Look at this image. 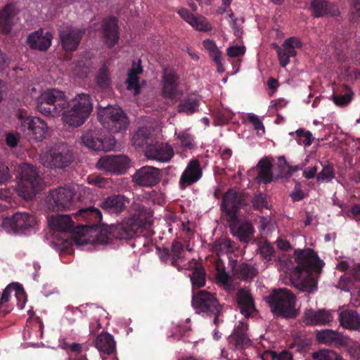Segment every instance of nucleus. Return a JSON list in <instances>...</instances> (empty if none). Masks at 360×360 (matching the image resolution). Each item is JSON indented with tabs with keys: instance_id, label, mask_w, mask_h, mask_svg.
<instances>
[{
	"instance_id": "1",
	"label": "nucleus",
	"mask_w": 360,
	"mask_h": 360,
	"mask_svg": "<svg viewBox=\"0 0 360 360\" xmlns=\"http://www.w3.org/2000/svg\"><path fill=\"white\" fill-rule=\"evenodd\" d=\"M37 110L45 116L58 117L62 114L64 122L78 127L89 117L93 104L89 94H79L68 101L63 91L51 89L43 92L37 99Z\"/></svg>"
},
{
	"instance_id": "2",
	"label": "nucleus",
	"mask_w": 360,
	"mask_h": 360,
	"mask_svg": "<svg viewBox=\"0 0 360 360\" xmlns=\"http://www.w3.org/2000/svg\"><path fill=\"white\" fill-rule=\"evenodd\" d=\"M295 255L297 264L294 271V275L297 277L295 285L302 291L311 292L316 287V281L312 274H320L324 263L311 248L295 250Z\"/></svg>"
},
{
	"instance_id": "3",
	"label": "nucleus",
	"mask_w": 360,
	"mask_h": 360,
	"mask_svg": "<svg viewBox=\"0 0 360 360\" xmlns=\"http://www.w3.org/2000/svg\"><path fill=\"white\" fill-rule=\"evenodd\" d=\"M75 217L86 220L87 224L78 226V231H75L74 222L70 215L57 214L52 216L49 220V226L59 232L77 233L84 236L89 229L97 227L100 224L102 213L98 208L90 207L79 210L75 214Z\"/></svg>"
},
{
	"instance_id": "4",
	"label": "nucleus",
	"mask_w": 360,
	"mask_h": 360,
	"mask_svg": "<svg viewBox=\"0 0 360 360\" xmlns=\"http://www.w3.org/2000/svg\"><path fill=\"white\" fill-rule=\"evenodd\" d=\"M144 224V219L134 214L119 224H112L102 229L97 237V241L101 244H109L112 243L113 238L119 240L131 239Z\"/></svg>"
},
{
	"instance_id": "5",
	"label": "nucleus",
	"mask_w": 360,
	"mask_h": 360,
	"mask_svg": "<svg viewBox=\"0 0 360 360\" xmlns=\"http://www.w3.org/2000/svg\"><path fill=\"white\" fill-rule=\"evenodd\" d=\"M191 304L196 314L203 317H213V323L216 326L223 322L219 319L223 314V305L210 292L205 290L193 292Z\"/></svg>"
},
{
	"instance_id": "6",
	"label": "nucleus",
	"mask_w": 360,
	"mask_h": 360,
	"mask_svg": "<svg viewBox=\"0 0 360 360\" xmlns=\"http://www.w3.org/2000/svg\"><path fill=\"white\" fill-rule=\"evenodd\" d=\"M265 300L271 312L277 316L292 319L296 317L298 314L295 309L296 297L288 289H275L265 297Z\"/></svg>"
},
{
	"instance_id": "7",
	"label": "nucleus",
	"mask_w": 360,
	"mask_h": 360,
	"mask_svg": "<svg viewBox=\"0 0 360 360\" xmlns=\"http://www.w3.org/2000/svg\"><path fill=\"white\" fill-rule=\"evenodd\" d=\"M98 120L101 124L110 133L115 134L126 131L129 121L122 108L108 105L99 106Z\"/></svg>"
},
{
	"instance_id": "8",
	"label": "nucleus",
	"mask_w": 360,
	"mask_h": 360,
	"mask_svg": "<svg viewBox=\"0 0 360 360\" xmlns=\"http://www.w3.org/2000/svg\"><path fill=\"white\" fill-rule=\"evenodd\" d=\"M18 194L25 200L32 199L42 188L43 182L37 168L28 163L20 167Z\"/></svg>"
},
{
	"instance_id": "9",
	"label": "nucleus",
	"mask_w": 360,
	"mask_h": 360,
	"mask_svg": "<svg viewBox=\"0 0 360 360\" xmlns=\"http://www.w3.org/2000/svg\"><path fill=\"white\" fill-rule=\"evenodd\" d=\"M248 205L245 195L229 188L222 197L220 209L225 214L226 221H235L239 217L240 210Z\"/></svg>"
},
{
	"instance_id": "10",
	"label": "nucleus",
	"mask_w": 360,
	"mask_h": 360,
	"mask_svg": "<svg viewBox=\"0 0 360 360\" xmlns=\"http://www.w3.org/2000/svg\"><path fill=\"white\" fill-rule=\"evenodd\" d=\"M18 117L20 121L21 130L30 139L37 141H41L45 139L48 126L47 124L38 117H33L27 115V111L19 110Z\"/></svg>"
},
{
	"instance_id": "11",
	"label": "nucleus",
	"mask_w": 360,
	"mask_h": 360,
	"mask_svg": "<svg viewBox=\"0 0 360 360\" xmlns=\"http://www.w3.org/2000/svg\"><path fill=\"white\" fill-rule=\"evenodd\" d=\"M84 146L96 151H110L115 146L116 141L112 135L104 136L98 130L86 131L82 137Z\"/></svg>"
},
{
	"instance_id": "12",
	"label": "nucleus",
	"mask_w": 360,
	"mask_h": 360,
	"mask_svg": "<svg viewBox=\"0 0 360 360\" xmlns=\"http://www.w3.org/2000/svg\"><path fill=\"white\" fill-rule=\"evenodd\" d=\"M97 167L107 172L122 174L126 172L130 166L129 158L123 155H106L99 159Z\"/></svg>"
},
{
	"instance_id": "13",
	"label": "nucleus",
	"mask_w": 360,
	"mask_h": 360,
	"mask_svg": "<svg viewBox=\"0 0 360 360\" xmlns=\"http://www.w3.org/2000/svg\"><path fill=\"white\" fill-rule=\"evenodd\" d=\"M3 226L10 228L15 233L24 232L36 224L34 216L28 212H16L3 220Z\"/></svg>"
},
{
	"instance_id": "14",
	"label": "nucleus",
	"mask_w": 360,
	"mask_h": 360,
	"mask_svg": "<svg viewBox=\"0 0 360 360\" xmlns=\"http://www.w3.org/2000/svg\"><path fill=\"white\" fill-rule=\"evenodd\" d=\"M132 179L140 186L153 187L160 181L161 170L152 166H143L136 171Z\"/></svg>"
},
{
	"instance_id": "15",
	"label": "nucleus",
	"mask_w": 360,
	"mask_h": 360,
	"mask_svg": "<svg viewBox=\"0 0 360 360\" xmlns=\"http://www.w3.org/2000/svg\"><path fill=\"white\" fill-rule=\"evenodd\" d=\"M202 176V169L200 161L198 159H192L179 178V187L181 190H185L187 187L197 183Z\"/></svg>"
},
{
	"instance_id": "16",
	"label": "nucleus",
	"mask_w": 360,
	"mask_h": 360,
	"mask_svg": "<svg viewBox=\"0 0 360 360\" xmlns=\"http://www.w3.org/2000/svg\"><path fill=\"white\" fill-rule=\"evenodd\" d=\"M316 339L320 344L336 347H347L352 342V340L347 336L331 329L317 330Z\"/></svg>"
},
{
	"instance_id": "17",
	"label": "nucleus",
	"mask_w": 360,
	"mask_h": 360,
	"mask_svg": "<svg viewBox=\"0 0 360 360\" xmlns=\"http://www.w3.org/2000/svg\"><path fill=\"white\" fill-rule=\"evenodd\" d=\"M75 192L70 188L61 187L53 191L49 197V205L53 210H63L69 208L73 200Z\"/></svg>"
},
{
	"instance_id": "18",
	"label": "nucleus",
	"mask_w": 360,
	"mask_h": 360,
	"mask_svg": "<svg viewBox=\"0 0 360 360\" xmlns=\"http://www.w3.org/2000/svg\"><path fill=\"white\" fill-rule=\"evenodd\" d=\"M302 42L296 37H290L283 41L281 46H276V52L281 67L285 68L290 63V58L297 55L295 49L301 48Z\"/></svg>"
},
{
	"instance_id": "19",
	"label": "nucleus",
	"mask_w": 360,
	"mask_h": 360,
	"mask_svg": "<svg viewBox=\"0 0 360 360\" xmlns=\"http://www.w3.org/2000/svg\"><path fill=\"white\" fill-rule=\"evenodd\" d=\"M247 330L248 326L243 322H240L235 326L232 333L228 338L231 348L241 351L251 345L252 342L248 335Z\"/></svg>"
},
{
	"instance_id": "20",
	"label": "nucleus",
	"mask_w": 360,
	"mask_h": 360,
	"mask_svg": "<svg viewBox=\"0 0 360 360\" xmlns=\"http://www.w3.org/2000/svg\"><path fill=\"white\" fill-rule=\"evenodd\" d=\"M309 9L314 18L335 17L340 12L337 6L328 0H309Z\"/></svg>"
},
{
	"instance_id": "21",
	"label": "nucleus",
	"mask_w": 360,
	"mask_h": 360,
	"mask_svg": "<svg viewBox=\"0 0 360 360\" xmlns=\"http://www.w3.org/2000/svg\"><path fill=\"white\" fill-rule=\"evenodd\" d=\"M84 34V32L77 27H67L59 30V36L62 47L66 51H75Z\"/></svg>"
},
{
	"instance_id": "22",
	"label": "nucleus",
	"mask_w": 360,
	"mask_h": 360,
	"mask_svg": "<svg viewBox=\"0 0 360 360\" xmlns=\"http://www.w3.org/2000/svg\"><path fill=\"white\" fill-rule=\"evenodd\" d=\"M179 77L172 69L165 68L162 75V93L169 98L174 99L179 94Z\"/></svg>"
},
{
	"instance_id": "23",
	"label": "nucleus",
	"mask_w": 360,
	"mask_h": 360,
	"mask_svg": "<svg viewBox=\"0 0 360 360\" xmlns=\"http://www.w3.org/2000/svg\"><path fill=\"white\" fill-rule=\"evenodd\" d=\"M102 35L105 44L109 48H112L117 44L120 39L117 20L114 16H110L103 20L102 23Z\"/></svg>"
},
{
	"instance_id": "24",
	"label": "nucleus",
	"mask_w": 360,
	"mask_h": 360,
	"mask_svg": "<svg viewBox=\"0 0 360 360\" xmlns=\"http://www.w3.org/2000/svg\"><path fill=\"white\" fill-rule=\"evenodd\" d=\"M148 159L160 162H169L174 156L173 148L167 143H155L147 147L145 150Z\"/></svg>"
},
{
	"instance_id": "25",
	"label": "nucleus",
	"mask_w": 360,
	"mask_h": 360,
	"mask_svg": "<svg viewBox=\"0 0 360 360\" xmlns=\"http://www.w3.org/2000/svg\"><path fill=\"white\" fill-rule=\"evenodd\" d=\"M229 224L231 233L240 241L248 243L254 233V227L251 222L240 221L239 217L235 221H226Z\"/></svg>"
},
{
	"instance_id": "26",
	"label": "nucleus",
	"mask_w": 360,
	"mask_h": 360,
	"mask_svg": "<svg viewBox=\"0 0 360 360\" xmlns=\"http://www.w3.org/2000/svg\"><path fill=\"white\" fill-rule=\"evenodd\" d=\"M73 161V154L65 145H60L51 153L50 165L56 168H65Z\"/></svg>"
},
{
	"instance_id": "27",
	"label": "nucleus",
	"mask_w": 360,
	"mask_h": 360,
	"mask_svg": "<svg viewBox=\"0 0 360 360\" xmlns=\"http://www.w3.org/2000/svg\"><path fill=\"white\" fill-rule=\"evenodd\" d=\"M13 291L17 299L20 300L25 297V293L21 285L16 283L9 284L3 290L0 299V314H2L4 316L10 313L13 309L8 303L10 300L11 292Z\"/></svg>"
},
{
	"instance_id": "28",
	"label": "nucleus",
	"mask_w": 360,
	"mask_h": 360,
	"mask_svg": "<svg viewBox=\"0 0 360 360\" xmlns=\"http://www.w3.org/2000/svg\"><path fill=\"white\" fill-rule=\"evenodd\" d=\"M184 269L192 271L189 275L193 289L200 288L205 285L206 283V271L201 263L195 259L189 262Z\"/></svg>"
},
{
	"instance_id": "29",
	"label": "nucleus",
	"mask_w": 360,
	"mask_h": 360,
	"mask_svg": "<svg viewBox=\"0 0 360 360\" xmlns=\"http://www.w3.org/2000/svg\"><path fill=\"white\" fill-rule=\"evenodd\" d=\"M304 321L308 326L327 325L333 321L331 313L326 309H307L304 312Z\"/></svg>"
},
{
	"instance_id": "30",
	"label": "nucleus",
	"mask_w": 360,
	"mask_h": 360,
	"mask_svg": "<svg viewBox=\"0 0 360 360\" xmlns=\"http://www.w3.org/2000/svg\"><path fill=\"white\" fill-rule=\"evenodd\" d=\"M340 326L347 330L360 332V314L354 309H344L338 316Z\"/></svg>"
},
{
	"instance_id": "31",
	"label": "nucleus",
	"mask_w": 360,
	"mask_h": 360,
	"mask_svg": "<svg viewBox=\"0 0 360 360\" xmlns=\"http://www.w3.org/2000/svg\"><path fill=\"white\" fill-rule=\"evenodd\" d=\"M52 34L46 32L44 34L42 30L36 31L27 37V43L31 49L39 51H46L51 46Z\"/></svg>"
},
{
	"instance_id": "32",
	"label": "nucleus",
	"mask_w": 360,
	"mask_h": 360,
	"mask_svg": "<svg viewBox=\"0 0 360 360\" xmlns=\"http://www.w3.org/2000/svg\"><path fill=\"white\" fill-rule=\"evenodd\" d=\"M18 11L15 4H7L0 11V32L3 34H8L13 27V20L17 14Z\"/></svg>"
},
{
	"instance_id": "33",
	"label": "nucleus",
	"mask_w": 360,
	"mask_h": 360,
	"mask_svg": "<svg viewBox=\"0 0 360 360\" xmlns=\"http://www.w3.org/2000/svg\"><path fill=\"white\" fill-rule=\"evenodd\" d=\"M127 200L122 195H112L101 203V208L110 214H120L126 208Z\"/></svg>"
},
{
	"instance_id": "34",
	"label": "nucleus",
	"mask_w": 360,
	"mask_h": 360,
	"mask_svg": "<svg viewBox=\"0 0 360 360\" xmlns=\"http://www.w3.org/2000/svg\"><path fill=\"white\" fill-rule=\"evenodd\" d=\"M236 300L240 313L245 317H250L256 311L253 298L248 291L240 289L236 294Z\"/></svg>"
},
{
	"instance_id": "35",
	"label": "nucleus",
	"mask_w": 360,
	"mask_h": 360,
	"mask_svg": "<svg viewBox=\"0 0 360 360\" xmlns=\"http://www.w3.org/2000/svg\"><path fill=\"white\" fill-rule=\"evenodd\" d=\"M96 348L101 355H110L115 352L116 344L113 336L108 333H102L94 340Z\"/></svg>"
},
{
	"instance_id": "36",
	"label": "nucleus",
	"mask_w": 360,
	"mask_h": 360,
	"mask_svg": "<svg viewBox=\"0 0 360 360\" xmlns=\"http://www.w3.org/2000/svg\"><path fill=\"white\" fill-rule=\"evenodd\" d=\"M339 285L345 291H349L352 287L358 288L360 285V264L354 266L349 275L342 276Z\"/></svg>"
},
{
	"instance_id": "37",
	"label": "nucleus",
	"mask_w": 360,
	"mask_h": 360,
	"mask_svg": "<svg viewBox=\"0 0 360 360\" xmlns=\"http://www.w3.org/2000/svg\"><path fill=\"white\" fill-rule=\"evenodd\" d=\"M258 175L257 179L259 183L267 184L273 180L272 162L270 158L261 159L257 165Z\"/></svg>"
},
{
	"instance_id": "38",
	"label": "nucleus",
	"mask_w": 360,
	"mask_h": 360,
	"mask_svg": "<svg viewBox=\"0 0 360 360\" xmlns=\"http://www.w3.org/2000/svg\"><path fill=\"white\" fill-rule=\"evenodd\" d=\"M151 130L150 128L143 127L138 129L132 136V145L136 148H146L151 145L152 142Z\"/></svg>"
},
{
	"instance_id": "39",
	"label": "nucleus",
	"mask_w": 360,
	"mask_h": 360,
	"mask_svg": "<svg viewBox=\"0 0 360 360\" xmlns=\"http://www.w3.org/2000/svg\"><path fill=\"white\" fill-rule=\"evenodd\" d=\"M200 100L195 94H190L182 98L177 106L179 113H184L187 115H192L198 111Z\"/></svg>"
},
{
	"instance_id": "40",
	"label": "nucleus",
	"mask_w": 360,
	"mask_h": 360,
	"mask_svg": "<svg viewBox=\"0 0 360 360\" xmlns=\"http://www.w3.org/2000/svg\"><path fill=\"white\" fill-rule=\"evenodd\" d=\"M234 275L240 280H251L258 274V270L254 266L243 262L233 269Z\"/></svg>"
},
{
	"instance_id": "41",
	"label": "nucleus",
	"mask_w": 360,
	"mask_h": 360,
	"mask_svg": "<svg viewBox=\"0 0 360 360\" xmlns=\"http://www.w3.org/2000/svg\"><path fill=\"white\" fill-rule=\"evenodd\" d=\"M170 252L172 255L171 265L176 268L178 271L182 270L184 268L179 264L178 262L184 258V246L183 243L178 240H174Z\"/></svg>"
},
{
	"instance_id": "42",
	"label": "nucleus",
	"mask_w": 360,
	"mask_h": 360,
	"mask_svg": "<svg viewBox=\"0 0 360 360\" xmlns=\"http://www.w3.org/2000/svg\"><path fill=\"white\" fill-rule=\"evenodd\" d=\"M142 72V68L139 66L137 68H132L128 73V78L127 79V89L134 90V94L138 95L140 93V85L139 83L138 74Z\"/></svg>"
},
{
	"instance_id": "43",
	"label": "nucleus",
	"mask_w": 360,
	"mask_h": 360,
	"mask_svg": "<svg viewBox=\"0 0 360 360\" xmlns=\"http://www.w3.org/2000/svg\"><path fill=\"white\" fill-rule=\"evenodd\" d=\"M236 248V243L228 238L216 240L213 246L214 250L217 252H233Z\"/></svg>"
},
{
	"instance_id": "44",
	"label": "nucleus",
	"mask_w": 360,
	"mask_h": 360,
	"mask_svg": "<svg viewBox=\"0 0 360 360\" xmlns=\"http://www.w3.org/2000/svg\"><path fill=\"white\" fill-rule=\"evenodd\" d=\"M313 360H344L336 352L332 349H321L311 354Z\"/></svg>"
},
{
	"instance_id": "45",
	"label": "nucleus",
	"mask_w": 360,
	"mask_h": 360,
	"mask_svg": "<svg viewBox=\"0 0 360 360\" xmlns=\"http://www.w3.org/2000/svg\"><path fill=\"white\" fill-rule=\"evenodd\" d=\"M96 83L100 89H105L110 84L109 71L105 65L99 68L96 76Z\"/></svg>"
},
{
	"instance_id": "46",
	"label": "nucleus",
	"mask_w": 360,
	"mask_h": 360,
	"mask_svg": "<svg viewBox=\"0 0 360 360\" xmlns=\"http://www.w3.org/2000/svg\"><path fill=\"white\" fill-rule=\"evenodd\" d=\"M180 141L181 146L186 150H191L195 147L193 136L186 131L176 134Z\"/></svg>"
},
{
	"instance_id": "47",
	"label": "nucleus",
	"mask_w": 360,
	"mask_h": 360,
	"mask_svg": "<svg viewBox=\"0 0 360 360\" xmlns=\"http://www.w3.org/2000/svg\"><path fill=\"white\" fill-rule=\"evenodd\" d=\"M297 136V141L299 144L303 143L306 146L311 145L314 138L312 134L309 131L304 129H298L295 131Z\"/></svg>"
},
{
	"instance_id": "48",
	"label": "nucleus",
	"mask_w": 360,
	"mask_h": 360,
	"mask_svg": "<svg viewBox=\"0 0 360 360\" xmlns=\"http://www.w3.org/2000/svg\"><path fill=\"white\" fill-rule=\"evenodd\" d=\"M191 25L198 31L207 32L211 30V25L208 20L202 15H195V20Z\"/></svg>"
},
{
	"instance_id": "49",
	"label": "nucleus",
	"mask_w": 360,
	"mask_h": 360,
	"mask_svg": "<svg viewBox=\"0 0 360 360\" xmlns=\"http://www.w3.org/2000/svg\"><path fill=\"white\" fill-rule=\"evenodd\" d=\"M335 178V171L331 164H326L323 166L322 170L317 175V181H329Z\"/></svg>"
},
{
	"instance_id": "50",
	"label": "nucleus",
	"mask_w": 360,
	"mask_h": 360,
	"mask_svg": "<svg viewBox=\"0 0 360 360\" xmlns=\"http://www.w3.org/2000/svg\"><path fill=\"white\" fill-rule=\"evenodd\" d=\"M353 96V92L349 90L345 94H333L332 96V100L334 103L338 106L344 107L347 105L352 101Z\"/></svg>"
},
{
	"instance_id": "51",
	"label": "nucleus",
	"mask_w": 360,
	"mask_h": 360,
	"mask_svg": "<svg viewBox=\"0 0 360 360\" xmlns=\"http://www.w3.org/2000/svg\"><path fill=\"white\" fill-rule=\"evenodd\" d=\"M259 252L262 258L269 261L274 253V249L269 242L264 240L259 243Z\"/></svg>"
},
{
	"instance_id": "52",
	"label": "nucleus",
	"mask_w": 360,
	"mask_h": 360,
	"mask_svg": "<svg viewBox=\"0 0 360 360\" xmlns=\"http://www.w3.org/2000/svg\"><path fill=\"white\" fill-rule=\"evenodd\" d=\"M270 358L271 360H292V356L288 351H283L278 354L275 351L269 350L265 352L264 357Z\"/></svg>"
},
{
	"instance_id": "53",
	"label": "nucleus",
	"mask_w": 360,
	"mask_h": 360,
	"mask_svg": "<svg viewBox=\"0 0 360 360\" xmlns=\"http://www.w3.org/2000/svg\"><path fill=\"white\" fill-rule=\"evenodd\" d=\"M349 20L355 22L360 19V0H350Z\"/></svg>"
},
{
	"instance_id": "54",
	"label": "nucleus",
	"mask_w": 360,
	"mask_h": 360,
	"mask_svg": "<svg viewBox=\"0 0 360 360\" xmlns=\"http://www.w3.org/2000/svg\"><path fill=\"white\" fill-rule=\"evenodd\" d=\"M252 206L255 210H261L263 208L267 207L266 195L262 193L255 195L252 200Z\"/></svg>"
},
{
	"instance_id": "55",
	"label": "nucleus",
	"mask_w": 360,
	"mask_h": 360,
	"mask_svg": "<svg viewBox=\"0 0 360 360\" xmlns=\"http://www.w3.org/2000/svg\"><path fill=\"white\" fill-rule=\"evenodd\" d=\"M248 120L253 125L255 130L257 131H262V133L264 134V126L257 115L250 113L248 115Z\"/></svg>"
},
{
	"instance_id": "56",
	"label": "nucleus",
	"mask_w": 360,
	"mask_h": 360,
	"mask_svg": "<svg viewBox=\"0 0 360 360\" xmlns=\"http://www.w3.org/2000/svg\"><path fill=\"white\" fill-rule=\"evenodd\" d=\"M245 47L243 46H233L227 49V55L230 57H238L244 55Z\"/></svg>"
},
{
	"instance_id": "57",
	"label": "nucleus",
	"mask_w": 360,
	"mask_h": 360,
	"mask_svg": "<svg viewBox=\"0 0 360 360\" xmlns=\"http://www.w3.org/2000/svg\"><path fill=\"white\" fill-rule=\"evenodd\" d=\"M177 13L188 24H191L195 20V15L191 13L188 9L181 8L178 10Z\"/></svg>"
},
{
	"instance_id": "58",
	"label": "nucleus",
	"mask_w": 360,
	"mask_h": 360,
	"mask_svg": "<svg viewBox=\"0 0 360 360\" xmlns=\"http://www.w3.org/2000/svg\"><path fill=\"white\" fill-rule=\"evenodd\" d=\"M89 183L99 188H105L108 184V180L99 176H89Z\"/></svg>"
},
{
	"instance_id": "59",
	"label": "nucleus",
	"mask_w": 360,
	"mask_h": 360,
	"mask_svg": "<svg viewBox=\"0 0 360 360\" xmlns=\"http://www.w3.org/2000/svg\"><path fill=\"white\" fill-rule=\"evenodd\" d=\"M282 160L283 161H284V165H286L287 168H288V172H284L283 169H282L281 170V176L282 177H285V178H289L290 176H291L295 172L300 170L302 169L301 167L298 166V165H295V166H291L290 165L287 161L285 160V159L284 158H282Z\"/></svg>"
},
{
	"instance_id": "60",
	"label": "nucleus",
	"mask_w": 360,
	"mask_h": 360,
	"mask_svg": "<svg viewBox=\"0 0 360 360\" xmlns=\"http://www.w3.org/2000/svg\"><path fill=\"white\" fill-rule=\"evenodd\" d=\"M5 141L8 146L15 148L19 142V136L13 133H8L6 136Z\"/></svg>"
},
{
	"instance_id": "61",
	"label": "nucleus",
	"mask_w": 360,
	"mask_h": 360,
	"mask_svg": "<svg viewBox=\"0 0 360 360\" xmlns=\"http://www.w3.org/2000/svg\"><path fill=\"white\" fill-rule=\"evenodd\" d=\"M11 178L9 169L4 165H0V184L7 181Z\"/></svg>"
},
{
	"instance_id": "62",
	"label": "nucleus",
	"mask_w": 360,
	"mask_h": 360,
	"mask_svg": "<svg viewBox=\"0 0 360 360\" xmlns=\"http://www.w3.org/2000/svg\"><path fill=\"white\" fill-rule=\"evenodd\" d=\"M160 258L161 261L168 263L171 264V258L172 255L170 250L167 248H163L162 249L160 250Z\"/></svg>"
},
{
	"instance_id": "63",
	"label": "nucleus",
	"mask_w": 360,
	"mask_h": 360,
	"mask_svg": "<svg viewBox=\"0 0 360 360\" xmlns=\"http://www.w3.org/2000/svg\"><path fill=\"white\" fill-rule=\"evenodd\" d=\"M203 46L205 49L209 51V52L214 51L217 50L218 48L215 44V42L211 39H205L203 41Z\"/></svg>"
},
{
	"instance_id": "64",
	"label": "nucleus",
	"mask_w": 360,
	"mask_h": 360,
	"mask_svg": "<svg viewBox=\"0 0 360 360\" xmlns=\"http://www.w3.org/2000/svg\"><path fill=\"white\" fill-rule=\"evenodd\" d=\"M350 212L356 221H360V205H354L350 209Z\"/></svg>"
}]
</instances>
